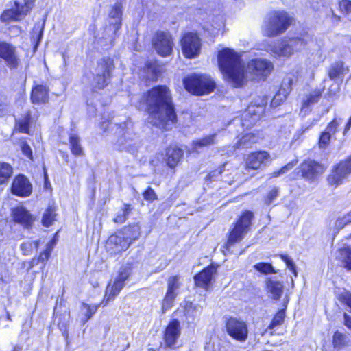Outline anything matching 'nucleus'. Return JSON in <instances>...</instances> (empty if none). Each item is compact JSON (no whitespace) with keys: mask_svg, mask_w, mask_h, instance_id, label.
<instances>
[{"mask_svg":"<svg viewBox=\"0 0 351 351\" xmlns=\"http://www.w3.org/2000/svg\"><path fill=\"white\" fill-rule=\"evenodd\" d=\"M144 99L149 114L148 121L159 128L171 130L177 117L169 89L165 86L154 87L145 95Z\"/></svg>","mask_w":351,"mask_h":351,"instance_id":"obj_1","label":"nucleus"},{"mask_svg":"<svg viewBox=\"0 0 351 351\" xmlns=\"http://www.w3.org/2000/svg\"><path fill=\"white\" fill-rule=\"evenodd\" d=\"M221 71L224 80L236 88L241 87L251 80L247 65L244 64L236 52L228 48L221 50Z\"/></svg>","mask_w":351,"mask_h":351,"instance_id":"obj_2","label":"nucleus"},{"mask_svg":"<svg viewBox=\"0 0 351 351\" xmlns=\"http://www.w3.org/2000/svg\"><path fill=\"white\" fill-rule=\"evenodd\" d=\"M185 89L194 95H202L213 91L215 84L213 79L205 74L192 73L183 80Z\"/></svg>","mask_w":351,"mask_h":351,"instance_id":"obj_3","label":"nucleus"},{"mask_svg":"<svg viewBox=\"0 0 351 351\" xmlns=\"http://www.w3.org/2000/svg\"><path fill=\"white\" fill-rule=\"evenodd\" d=\"M291 19L285 11H274L269 14L268 20L263 27V34L268 37L281 34L290 25Z\"/></svg>","mask_w":351,"mask_h":351,"instance_id":"obj_4","label":"nucleus"},{"mask_svg":"<svg viewBox=\"0 0 351 351\" xmlns=\"http://www.w3.org/2000/svg\"><path fill=\"white\" fill-rule=\"evenodd\" d=\"M131 272L132 267L129 263L123 265L120 267L117 276L108 284L101 304H104V306H106L109 302L114 300L123 288L125 282L130 276Z\"/></svg>","mask_w":351,"mask_h":351,"instance_id":"obj_5","label":"nucleus"},{"mask_svg":"<svg viewBox=\"0 0 351 351\" xmlns=\"http://www.w3.org/2000/svg\"><path fill=\"white\" fill-rule=\"evenodd\" d=\"M253 217V213L250 211H245L242 214L229 234L226 244L227 250L230 245L240 241L243 238L250 228Z\"/></svg>","mask_w":351,"mask_h":351,"instance_id":"obj_6","label":"nucleus"},{"mask_svg":"<svg viewBox=\"0 0 351 351\" xmlns=\"http://www.w3.org/2000/svg\"><path fill=\"white\" fill-rule=\"evenodd\" d=\"M113 69V60L111 58L101 59L95 69L93 86L97 89H102L106 86L110 79Z\"/></svg>","mask_w":351,"mask_h":351,"instance_id":"obj_7","label":"nucleus"},{"mask_svg":"<svg viewBox=\"0 0 351 351\" xmlns=\"http://www.w3.org/2000/svg\"><path fill=\"white\" fill-rule=\"evenodd\" d=\"M34 0H15V8L5 10L1 16L3 22L20 21L32 10Z\"/></svg>","mask_w":351,"mask_h":351,"instance_id":"obj_8","label":"nucleus"},{"mask_svg":"<svg viewBox=\"0 0 351 351\" xmlns=\"http://www.w3.org/2000/svg\"><path fill=\"white\" fill-rule=\"evenodd\" d=\"M304 45L303 40L298 38L282 40L278 45L271 46L269 51L275 57L289 58L295 51L300 50Z\"/></svg>","mask_w":351,"mask_h":351,"instance_id":"obj_9","label":"nucleus"},{"mask_svg":"<svg viewBox=\"0 0 351 351\" xmlns=\"http://www.w3.org/2000/svg\"><path fill=\"white\" fill-rule=\"evenodd\" d=\"M351 174V156L335 165L328 175L327 181L330 186L337 187Z\"/></svg>","mask_w":351,"mask_h":351,"instance_id":"obj_10","label":"nucleus"},{"mask_svg":"<svg viewBox=\"0 0 351 351\" xmlns=\"http://www.w3.org/2000/svg\"><path fill=\"white\" fill-rule=\"evenodd\" d=\"M183 55L187 58H194L199 56L201 50V40L197 34L186 32L180 39Z\"/></svg>","mask_w":351,"mask_h":351,"instance_id":"obj_11","label":"nucleus"},{"mask_svg":"<svg viewBox=\"0 0 351 351\" xmlns=\"http://www.w3.org/2000/svg\"><path fill=\"white\" fill-rule=\"evenodd\" d=\"M250 71L251 80H265L274 69V64L269 60L264 58H255L247 63Z\"/></svg>","mask_w":351,"mask_h":351,"instance_id":"obj_12","label":"nucleus"},{"mask_svg":"<svg viewBox=\"0 0 351 351\" xmlns=\"http://www.w3.org/2000/svg\"><path fill=\"white\" fill-rule=\"evenodd\" d=\"M226 330L234 339L239 342H245L248 337V328L245 322L235 317L227 318Z\"/></svg>","mask_w":351,"mask_h":351,"instance_id":"obj_13","label":"nucleus"},{"mask_svg":"<svg viewBox=\"0 0 351 351\" xmlns=\"http://www.w3.org/2000/svg\"><path fill=\"white\" fill-rule=\"evenodd\" d=\"M117 130L118 137L114 143L115 148L120 151H132L136 144V134L128 126Z\"/></svg>","mask_w":351,"mask_h":351,"instance_id":"obj_14","label":"nucleus"},{"mask_svg":"<svg viewBox=\"0 0 351 351\" xmlns=\"http://www.w3.org/2000/svg\"><path fill=\"white\" fill-rule=\"evenodd\" d=\"M152 43L156 51L161 56H168L173 51V42L169 32H157L153 38Z\"/></svg>","mask_w":351,"mask_h":351,"instance_id":"obj_15","label":"nucleus"},{"mask_svg":"<svg viewBox=\"0 0 351 351\" xmlns=\"http://www.w3.org/2000/svg\"><path fill=\"white\" fill-rule=\"evenodd\" d=\"M0 58L11 69L17 68L20 63L16 47L6 42H0Z\"/></svg>","mask_w":351,"mask_h":351,"instance_id":"obj_16","label":"nucleus"},{"mask_svg":"<svg viewBox=\"0 0 351 351\" xmlns=\"http://www.w3.org/2000/svg\"><path fill=\"white\" fill-rule=\"evenodd\" d=\"M265 108L261 105H250L243 113L241 119L243 128H250L254 125L263 115Z\"/></svg>","mask_w":351,"mask_h":351,"instance_id":"obj_17","label":"nucleus"},{"mask_svg":"<svg viewBox=\"0 0 351 351\" xmlns=\"http://www.w3.org/2000/svg\"><path fill=\"white\" fill-rule=\"evenodd\" d=\"M265 108L261 105H250L243 113L241 119L243 128H250L254 125L263 115Z\"/></svg>","mask_w":351,"mask_h":351,"instance_id":"obj_18","label":"nucleus"},{"mask_svg":"<svg viewBox=\"0 0 351 351\" xmlns=\"http://www.w3.org/2000/svg\"><path fill=\"white\" fill-rule=\"evenodd\" d=\"M326 170V167L312 160H307L301 165L302 176L305 179L313 181L318 176L322 174Z\"/></svg>","mask_w":351,"mask_h":351,"instance_id":"obj_19","label":"nucleus"},{"mask_svg":"<svg viewBox=\"0 0 351 351\" xmlns=\"http://www.w3.org/2000/svg\"><path fill=\"white\" fill-rule=\"evenodd\" d=\"M130 245V241L120 232L111 235L106 243V248L111 254H118L125 251Z\"/></svg>","mask_w":351,"mask_h":351,"instance_id":"obj_20","label":"nucleus"},{"mask_svg":"<svg viewBox=\"0 0 351 351\" xmlns=\"http://www.w3.org/2000/svg\"><path fill=\"white\" fill-rule=\"evenodd\" d=\"M270 160V154L265 151L251 153L245 159L246 169L257 170L262 165H267Z\"/></svg>","mask_w":351,"mask_h":351,"instance_id":"obj_21","label":"nucleus"},{"mask_svg":"<svg viewBox=\"0 0 351 351\" xmlns=\"http://www.w3.org/2000/svg\"><path fill=\"white\" fill-rule=\"evenodd\" d=\"M11 189L13 194L23 197L29 196L32 191L29 180L22 175L14 179Z\"/></svg>","mask_w":351,"mask_h":351,"instance_id":"obj_22","label":"nucleus"},{"mask_svg":"<svg viewBox=\"0 0 351 351\" xmlns=\"http://www.w3.org/2000/svg\"><path fill=\"white\" fill-rule=\"evenodd\" d=\"M217 272V267L210 265L204 269L194 277L195 285L204 289H208L212 284L214 275Z\"/></svg>","mask_w":351,"mask_h":351,"instance_id":"obj_23","label":"nucleus"},{"mask_svg":"<svg viewBox=\"0 0 351 351\" xmlns=\"http://www.w3.org/2000/svg\"><path fill=\"white\" fill-rule=\"evenodd\" d=\"M180 330L178 320L174 319L169 323L164 334L165 343L167 346L173 348L176 344L180 335Z\"/></svg>","mask_w":351,"mask_h":351,"instance_id":"obj_24","label":"nucleus"},{"mask_svg":"<svg viewBox=\"0 0 351 351\" xmlns=\"http://www.w3.org/2000/svg\"><path fill=\"white\" fill-rule=\"evenodd\" d=\"M12 216L15 222L24 227H29L34 221L33 216L23 206H19L12 210Z\"/></svg>","mask_w":351,"mask_h":351,"instance_id":"obj_25","label":"nucleus"},{"mask_svg":"<svg viewBox=\"0 0 351 351\" xmlns=\"http://www.w3.org/2000/svg\"><path fill=\"white\" fill-rule=\"evenodd\" d=\"M121 17L122 5L120 2H117L109 12V23L112 26L114 34H116L121 26Z\"/></svg>","mask_w":351,"mask_h":351,"instance_id":"obj_26","label":"nucleus"},{"mask_svg":"<svg viewBox=\"0 0 351 351\" xmlns=\"http://www.w3.org/2000/svg\"><path fill=\"white\" fill-rule=\"evenodd\" d=\"M349 72V68L341 61L332 63L328 69V75L330 80H341Z\"/></svg>","mask_w":351,"mask_h":351,"instance_id":"obj_27","label":"nucleus"},{"mask_svg":"<svg viewBox=\"0 0 351 351\" xmlns=\"http://www.w3.org/2000/svg\"><path fill=\"white\" fill-rule=\"evenodd\" d=\"M349 343L350 340L346 335L336 331L332 336V348L330 351H351L348 349Z\"/></svg>","mask_w":351,"mask_h":351,"instance_id":"obj_28","label":"nucleus"},{"mask_svg":"<svg viewBox=\"0 0 351 351\" xmlns=\"http://www.w3.org/2000/svg\"><path fill=\"white\" fill-rule=\"evenodd\" d=\"M183 156V152L176 146H170L166 151V161L167 165L171 167H175Z\"/></svg>","mask_w":351,"mask_h":351,"instance_id":"obj_29","label":"nucleus"},{"mask_svg":"<svg viewBox=\"0 0 351 351\" xmlns=\"http://www.w3.org/2000/svg\"><path fill=\"white\" fill-rule=\"evenodd\" d=\"M49 89L43 85L35 86L32 91L31 99L34 104H44L48 101Z\"/></svg>","mask_w":351,"mask_h":351,"instance_id":"obj_30","label":"nucleus"},{"mask_svg":"<svg viewBox=\"0 0 351 351\" xmlns=\"http://www.w3.org/2000/svg\"><path fill=\"white\" fill-rule=\"evenodd\" d=\"M215 135H209L202 138L193 141L188 147L189 152H199L203 148L213 144Z\"/></svg>","mask_w":351,"mask_h":351,"instance_id":"obj_31","label":"nucleus"},{"mask_svg":"<svg viewBox=\"0 0 351 351\" xmlns=\"http://www.w3.org/2000/svg\"><path fill=\"white\" fill-rule=\"evenodd\" d=\"M200 305L194 304L191 302H186L184 306V315L188 322H193L199 316L202 312Z\"/></svg>","mask_w":351,"mask_h":351,"instance_id":"obj_32","label":"nucleus"},{"mask_svg":"<svg viewBox=\"0 0 351 351\" xmlns=\"http://www.w3.org/2000/svg\"><path fill=\"white\" fill-rule=\"evenodd\" d=\"M267 289L274 300H278L283 293V285L278 281L267 279L266 281Z\"/></svg>","mask_w":351,"mask_h":351,"instance_id":"obj_33","label":"nucleus"},{"mask_svg":"<svg viewBox=\"0 0 351 351\" xmlns=\"http://www.w3.org/2000/svg\"><path fill=\"white\" fill-rule=\"evenodd\" d=\"M263 136L260 134L248 133L243 135L237 143L236 148L242 149L247 147L252 143H256L261 138H263Z\"/></svg>","mask_w":351,"mask_h":351,"instance_id":"obj_34","label":"nucleus"},{"mask_svg":"<svg viewBox=\"0 0 351 351\" xmlns=\"http://www.w3.org/2000/svg\"><path fill=\"white\" fill-rule=\"evenodd\" d=\"M101 305L104 306V304L100 303L97 305L90 306L84 302L82 303L80 306V312L84 316V317L82 319L83 324H85L93 316V315L97 312L99 306Z\"/></svg>","mask_w":351,"mask_h":351,"instance_id":"obj_35","label":"nucleus"},{"mask_svg":"<svg viewBox=\"0 0 351 351\" xmlns=\"http://www.w3.org/2000/svg\"><path fill=\"white\" fill-rule=\"evenodd\" d=\"M69 143L71 153L75 156H82L84 154L83 148L80 143V138L75 134H71Z\"/></svg>","mask_w":351,"mask_h":351,"instance_id":"obj_36","label":"nucleus"},{"mask_svg":"<svg viewBox=\"0 0 351 351\" xmlns=\"http://www.w3.org/2000/svg\"><path fill=\"white\" fill-rule=\"evenodd\" d=\"M324 56L321 49H317L308 57L307 64L313 68L317 67L324 60Z\"/></svg>","mask_w":351,"mask_h":351,"instance_id":"obj_37","label":"nucleus"},{"mask_svg":"<svg viewBox=\"0 0 351 351\" xmlns=\"http://www.w3.org/2000/svg\"><path fill=\"white\" fill-rule=\"evenodd\" d=\"M123 234L130 241L131 244L133 241L137 239L141 234V228L138 224H134L124 229Z\"/></svg>","mask_w":351,"mask_h":351,"instance_id":"obj_38","label":"nucleus"},{"mask_svg":"<svg viewBox=\"0 0 351 351\" xmlns=\"http://www.w3.org/2000/svg\"><path fill=\"white\" fill-rule=\"evenodd\" d=\"M31 115L29 113L25 114L23 117L16 121L15 128L23 133L29 134V125L31 121Z\"/></svg>","mask_w":351,"mask_h":351,"instance_id":"obj_39","label":"nucleus"},{"mask_svg":"<svg viewBox=\"0 0 351 351\" xmlns=\"http://www.w3.org/2000/svg\"><path fill=\"white\" fill-rule=\"evenodd\" d=\"M44 27V22L40 25L39 24H36L34 27L33 32L32 33V42L34 43V49L37 48L42 39Z\"/></svg>","mask_w":351,"mask_h":351,"instance_id":"obj_40","label":"nucleus"},{"mask_svg":"<svg viewBox=\"0 0 351 351\" xmlns=\"http://www.w3.org/2000/svg\"><path fill=\"white\" fill-rule=\"evenodd\" d=\"M12 173V168L9 164L0 162V184L7 182Z\"/></svg>","mask_w":351,"mask_h":351,"instance_id":"obj_41","label":"nucleus"},{"mask_svg":"<svg viewBox=\"0 0 351 351\" xmlns=\"http://www.w3.org/2000/svg\"><path fill=\"white\" fill-rule=\"evenodd\" d=\"M177 295L178 292H172L171 291L168 290L167 291L162 305V309L163 312H165L171 308Z\"/></svg>","mask_w":351,"mask_h":351,"instance_id":"obj_42","label":"nucleus"},{"mask_svg":"<svg viewBox=\"0 0 351 351\" xmlns=\"http://www.w3.org/2000/svg\"><path fill=\"white\" fill-rule=\"evenodd\" d=\"M340 258L346 268L351 269V247H346L339 251Z\"/></svg>","mask_w":351,"mask_h":351,"instance_id":"obj_43","label":"nucleus"},{"mask_svg":"<svg viewBox=\"0 0 351 351\" xmlns=\"http://www.w3.org/2000/svg\"><path fill=\"white\" fill-rule=\"evenodd\" d=\"M322 95V92L319 89L313 90L306 96V99L304 101L302 107H308V106L315 104L319 101Z\"/></svg>","mask_w":351,"mask_h":351,"instance_id":"obj_44","label":"nucleus"},{"mask_svg":"<svg viewBox=\"0 0 351 351\" xmlns=\"http://www.w3.org/2000/svg\"><path fill=\"white\" fill-rule=\"evenodd\" d=\"M56 215L54 208L49 207L43 214L42 219L43 225L45 227L50 226L55 221Z\"/></svg>","mask_w":351,"mask_h":351,"instance_id":"obj_45","label":"nucleus"},{"mask_svg":"<svg viewBox=\"0 0 351 351\" xmlns=\"http://www.w3.org/2000/svg\"><path fill=\"white\" fill-rule=\"evenodd\" d=\"M130 210V206L129 204H124L121 209L117 213L116 217L114 218V221L117 223H124Z\"/></svg>","mask_w":351,"mask_h":351,"instance_id":"obj_46","label":"nucleus"},{"mask_svg":"<svg viewBox=\"0 0 351 351\" xmlns=\"http://www.w3.org/2000/svg\"><path fill=\"white\" fill-rule=\"evenodd\" d=\"M254 267L258 271L264 274H276V271H275L274 268L272 267V265L269 263H258L254 265Z\"/></svg>","mask_w":351,"mask_h":351,"instance_id":"obj_47","label":"nucleus"},{"mask_svg":"<svg viewBox=\"0 0 351 351\" xmlns=\"http://www.w3.org/2000/svg\"><path fill=\"white\" fill-rule=\"evenodd\" d=\"M180 287V276H173L168 278L167 280V290L172 292H178Z\"/></svg>","mask_w":351,"mask_h":351,"instance_id":"obj_48","label":"nucleus"},{"mask_svg":"<svg viewBox=\"0 0 351 351\" xmlns=\"http://www.w3.org/2000/svg\"><path fill=\"white\" fill-rule=\"evenodd\" d=\"M279 189L278 187H273L264 197L265 203L267 205H270L278 196Z\"/></svg>","mask_w":351,"mask_h":351,"instance_id":"obj_49","label":"nucleus"},{"mask_svg":"<svg viewBox=\"0 0 351 351\" xmlns=\"http://www.w3.org/2000/svg\"><path fill=\"white\" fill-rule=\"evenodd\" d=\"M285 317V311L284 310L279 311L275 317H274L271 323L270 324L269 328H273L277 326H279L282 324L284 319Z\"/></svg>","mask_w":351,"mask_h":351,"instance_id":"obj_50","label":"nucleus"},{"mask_svg":"<svg viewBox=\"0 0 351 351\" xmlns=\"http://www.w3.org/2000/svg\"><path fill=\"white\" fill-rule=\"evenodd\" d=\"M339 8L341 12L345 14H351V1L349 0H341L339 2Z\"/></svg>","mask_w":351,"mask_h":351,"instance_id":"obj_51","label":"nucleus"},{"mask_svg":"<svg viewBox=\"0 0 351 351\" xmlns=\"http://www.w3.org/2000/svg\"><path fill=\"white\" fill-rule=\"evenodd\" d=\"M53 245V243L52 241L47 244L46 250L44 252H41L39 256L37 258L38 259H39V262H44L49 259L51 255Z\"/></svg>","mask_w":351,"mask_h":351,"instance_id":"obj_52","label":"nucleus"},{"mask_svg":"<svg viewBox=\"0 0 351 351\" xmlns=\"http://www.w3.org/2000/svg\"><path fill=\"white\" fill-rule=\"evenodd\" d=\"M341 119H339L337 120V119H334L331 122L328 123L326 128V132H328L329 134H335L337 130L338 126L341 124Z\"/></svg>","mask_w":351,"mask_h":351,"instance_id":"obj_53","label":"nucleus"},{"mask_svg":"<svg viewBox=\"0 0 351 351\" xmlns=\"http://www.w3.org/2000/svg\"><path fill=\"white\" fill-rule=\"evenodd\" d=\"M331 138V134H329L327 132H324L322 133L319 141V145L320 147L324 148L326 147L327 145H328L330 141Z\"/></svg>","mask_w":351,"mask_h":351,"instance_id":"obj_54","label":"nucleus"},{"mask_svg":"<svg viewBox=\"0 0 351 351\" xmlns=\"http://www.w3.org/2000/svg\"><path fill=\"white\" fill-rule=\"evenodd\" d=\"M281 258L285 261L287 265V268L291 270L295 276H297V271L295 267V265L291 258L287 255H281Z\"/></svg>","mask_w":351,"mask_h":351,"instance_id":"obj_55","label":"nucleus"},{"mask_svg":"<svg viewBox=\"0 0 351 351\" xmlns=\"http://www.w3.org/2000/svg\"><path fill=\"white\" fill-rule=\"evenodd\" d=\"M147 73H152V75L149 77L152 80H155L159 73V68L154 63H150L147 64Z\"/></svg>","mask_w":351,"mask_h":351,"instance_id":"obj_56","label":"nucleus"},{"mask_svg":"<svg viewBox=\"0 0 351 351\" xmlns=\"http://www.w3.org/2000/svg\"><path fill=\"white\" fill-rule=\"evenodd\" d=\"M294 165L295 164L293 162H290L287 165L282 167L279 171L271 173L270 176L271 178H276L282 174H284L287 171L290 170Z\"/></svg>","mask_w":351,"mask_h":351,"instance_id":"obj_57","label":"nucleus"},{"mask_svg":"<svg viewBox=\"0 0 351 351\" xmlns=\"http://www.w3.org/2000/svg\"><path fill=\"white\" fill-rule=\"evenodd\" d=\"M143 197L147 201L152 202L157 199V195L151 187H148L143 193Z\"/></svg>","mask_w":351,"mask_h":351,"instance_id":"obj_58","label":"nucleus"},{"mask_svg":"<svg viewBox=\"0 0 351 351\" xmlns=\"http://www.w3.org/2000/svg\"><path fill=\"white\" fill-rule=\"evenodd\" d=\"M21 148L23 154L26 156L29 159L32 160L33 156H32V151L31 147L27 145V143L23 142L21 144Z\"/></svg>","mask_w":351,"mask_h":351,"instance_id":"obj_59","label":"nucleus"},{"mask_svg":"<svg viewBox=\"0 0 351 351\" xmlns=\"http://www.w3.org/2000/svg\"><path fill=\"white\" fill-rule=\"evenodd\" d=\"M9 112V104L5 98H0V117Z\"/></svg>","mask_w":351,"mask_h":351,"instance_id":"obj_60","label":"nucleus"},{"mask_svg":"<svg viewBox=\"0 0 351 351\" xmlns=\"http://www.w3.org/2000/svg\"><path fill=\"white\" fill-rule=\"evenodd\" d=\"M21 249L25 256L30 254L32 249V245L31 243H23L21 245Z\"/></svg>","mask_w":351,"mask_h":351,"instance_id":"obj_61","label":"nucleus"},{"mask_svg":"<svg viewBox=\"0 0 351 351\" xmlns=\"http://www.w3.org/2000/svg\"><path fill=\"white\" fill-rule=\"evenodd\" d=\"M10 280V276L8 271L5 269H1L0 272V282H8Z\"/></svg>","mask_w":351,"mask_h":351,"instance_id":"obj_62","label":"nucleus"},{"mask_svg":"<svg viewBox=\"0 0 351 351\" xmlns=\"http://www.w3.org/2000/svg\"><path fill=\"white\" fill-rule=\"evenodd\" d=\"M348 223H349L348 221L346 220V217L343 216L342 218H339L336 220L335 226L336 228L341 229Z\"/></svg>","mask_w":351,"mask_h":351,"instance_id":"obj_63","label":"nucleus"},{"mask_svg":"<svg viewBox=\"0 0 351 351\" xmlns=\"http://www.w3.org/2000/svg\"><path fill=\"white\" fill-rule=\"evenodd\" d=\"M282 100V98L281 97V94L280 93L276 94L271 101V106H274V107L277 106L280 104L279 101H280Z\"/></svg>","mask_w":351,"mask_h":351,"instance_id":"obj_64","label":"nucleus"}]
</instances>
